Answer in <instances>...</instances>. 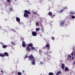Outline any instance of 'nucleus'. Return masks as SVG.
Returning <instances> with one entry per match:
<instances>
[{
    "label": "nucleus",
    "mask_w": 75,
    "mask_h": 75,
    "mask_svg": "<svg viewBox=\"0 0 75 75\" xmlns=\"http://www.w3.org/2000/svg\"><path fill=\"white\" fill-rule=\"evenodd\" d=\"M30 11L28 10V11L27 10H25L24 11L25 13L24 14V17H27L28 16V14H31V13L30 12H29Z\"/></svg>",
    "instance_id": "nucleus-1"
},
{
    "label": "nucleus",
    "mask_w": 75,
    "mask_h": 75,
    "mask_svg": "<svg viewBox=\"0 0 75 75\" xmlns=\"http://www.w3.org/2000/svg\"><path fill=\"white\" fill-rule=\"evenodd\" d=\"M33 45L32 43H30L28 45V47H27L26 48V50L28 52H30L31 51V49L29 48L30 47H33Z\"/></svg>",
    "instance_id": "nucleus-2"
},
{
    "label": "nucleus",
    "mask_w": 75,
    "mask_h": 75,
    "mask_svg": "<svg viewBox=\"0 0 75 75\" xmlns=\"http://www.w3.org/2000/svg\"><path fill=\"white\" fill-rule=\"evenodd\" d=\"M28 58L30 60H31L32 59L33 60V59H34V57L32 55H31Z\"/></svg>",
    "instance_id": "nucleus-3"
},
{
    "label": "nucleus",
    "mask_w": 75,
    "mask_h": 75,
    "mask_svg": "<svg viewBox=\"0 0 75 75\" xmlns=\"http://www.w3.org/2000/svg\"><path fill=\"white\" fill-rule=\"evenodd\" d=\"M16 21L18 22L19 23V24H21V23H20V19L19 18L17 17H16Z\"/></svg>",
    "instance_id": "nucleus-4"
},
{
    "label": "nucleus",
    "mask_w": 75,
    "mask_h": 75,
    "mask_svg": "<svg viewBox=\"0 0 75 75\" xmlns=\"http://www.w3.org/2000/svg\"><path fill=\"white\" fill-rule=\"evenodd\" d=\"M48 15L49 16H50L52 18H53V15L52 14V13L51 12H49L48 13Z\"/></svg>",
    "instance_id": "nucleus-5"
},
{
    "label": "nucleus",
    "mask_w": 75,
    "mask_h": 75,
    "mask_svg": "<svg viewBox=\"0 0 75 75\" xmlns=\"http://www.w3.org/2000/svg\"><path fill=\"white\" fill-rule=\"evenodd\" d=\"M32 34L34 36H36L37 35V33L33 31L32 32Z\"/></svg>",
    "instance_id": "nucleus-6"
},
{
    "label": "nucleus",
    "mask_w": 75,
    "mask_h": 75,
    "mask_svg": "<svg viewBox=\"0 0 75 75\" xmlns=\"http://www.w3.org/2000/svg\"><path fill=\"white\" fill-rule=\"evenodd\" d=\"M22 46L23 47H25L26 46V45L25 42L23 41L22 43Z\"/></svg>",
    "instance_id": "nucleus-7"
},
{
    "label": "nucleus",
    "mask_w": 75,
    "mask_h": 75,
    "mask_svg": "<svg viewBox=\"0 0 75 75\" xmlns=\"http://www.w3.org/2000/svg\"><path fill=\"white\" fill-rule=\"evenodd\" d=\"M60 26H63L64 25V21L61 22L60 24Z\"/></svg>",
    "instance_id": "nucleus-8"
},
{
    "label": "nucleus",
    "mask_w": 75,
    "mask_h": 75,
    "mask_svg": "<svg viewBox=\"0 0 75 75\" xmlns=\"http://www.w3.org/2000/svg\"><path fill=\"white\" fill-rule=\"evenodd\" d=\"M33 61H32V64L34 65H35V59H33L32 60Z\"/></svg>",
    "instance_id": "nucleus-9"
},
{
    "label": "nucleus",
    "mask_w": 75,
    "mask_h": 75,
    "mask_svg": "<svg viewBox=\"0 0 75 75\" xmlns=\"http://www.w3.org/2000/svg\"><path fill=\"white\" fill-rule=\"evenodd\" d=\"M65 65L64 64H62V68L63 69H64L65 68Z\"/></svg>",
    "instance_id": "nucleus-10"
},
{
    "label": "nucleus",
    "mask_w": 75,
    "mask_h": 75,
    "mask_svg": "<svg viewBox=\"0 0 75 75\" xmlns=\"http://www.w3.org/2000/svg\"><path fill=\"white\" fill-rule=\"evenodd\" d=\"M49 44L47 43L46 45V47H48V48H50V45H49Z\"/></svg>",
    "instance_id": "nucleus-11"
},
{
    "label": "nucleus",
    "mask_w": 75,
    "mask_h": 75,
    "mask_svg": "<svg viewBox=\"0 0 75 75\" xmlns=\"http://www.w3.org/2000/svg\"><path fill=\"white\" fill-rule=\"evenodd\" d=\"M32 13L33 14H35L36 15H38V13L37 12H33Z\"/></svg>",
    "instance_id": "nucleus-12"
},
{
    "label": "nucleus",
    "mask_w": 75,
    "mask_h": 75,
    "mask_svg": "<svg viewBox=\"0 0 75 75\" xmlns=\"http://www.w3.org/2000/svg\"><path fill=\"white\" fill-rule=\"evenodd\" d=\"M4 54L6 56H8V54L6 52H4Z\"/></svg>",
    "instance_id": "nucleus-13"
},
{
    "label": "nucleus",
    "mask_w": 75,
    "mask_h": 75,
    "mask_svg": "<svg viewBox=\"0 0 75 75\" xmlns=\"http://www.w3.org/2000/svg\"><path fill=\"white\" fill-rule=\"evenodd\" d=\"M65 71H69V69L67 67H66L65 68Z\"/></svg>",
    "instance_id": "nucleus-14"
},
{
    "label": "nucleus",
    "mask_w": 75,
    "mask_h": 75,
    "mask_svg": "<svg viewBox=\"0 0 75 75\" xmlns=\"http://www.w3.org/2000/svg\"><path fill=\"white\" fill-rule=\"evenodd\" d=\"M61 73V71H59V72L58 71L56 74V75H59V74Z\"/></svg>",
    "instance_id": "nucleus-15"
},
{
    "label": "nucleus",
    "mask_w": 75,
    "mask_h": 75,
    "mask_svg": "<svg viewBox=\"0 0 75 75\" xmlns=\"http://www.w3.org/2000/svg\"><path fill=\"white\" fill-rule=\"evenodd\" d=\"M70 14H74L75 13L74 11H71L70 12Z\"/></svg>",
    "instance_id": "nucleus-16"
},
{
    "label": "nucleus",
    "mask_w": 75,
    "mask_h": 75,
    "mask_svg": "<svg viewBox=\"0 0 75 75\" xmlns=\"http://www.w3.org/2000/svg\"><path fill=\"white\" fill-rule=\"evenodd\" d=\"M7 47V46L6 45H4L2 46V47H3V48H6Z\"/></svg>",
    "instance_id": "nucleus-17"
},
{
    "label": "nucleus",
    "mask_w": 75,
    "mask_h": 75,
    "mask_svg": "<svg viewBox=\"0 0 75 75\" xmlns=\"http://www.w3.org/2000/svg\"><path fill=\"white\" fill-rule=\"evenodd\" d=\"M40 30V28H37L36 29V30L37 31H38Z\"/></svg>",
    "instance_id": "nucleus-18"
},
{
    "label": "nucleus",
    "mask_w": 75,
    "mask_h": 75,
    "mask_svg": "<svg viewBox=\"0 0 75 75\" xmlns=\"http://www.w3.org/2000/svg\"><path fill=\"white\" fill-rule=\"evenodd\" d=\"M5 56L3 54H0V57H4Z\"/></svg>",
    "instance_id": "nucleus-19"
},
{
    "label": "nucleus",
    "mask_w": 75,
    "mask_h": 75,
    "mask_svg": "<svg viewBox=\"0 0 75 75\" xmlns=\"http://www.w3.org/2000/svg\"><path fill=\"white\" fill-rule=\"evenodd\" d=\"M11 44H12L13 45H16V44L15 43H13V42H11Z\"/></svg>",
    "instance_id": "nucleus-20"
},
{
    "label": "nucleus",
    "mask_w": 75,
    "mask_h": 75,
    "mask_svg": "<svg viewBox=\"0 0 75 75\" xmlns=\"http://www.w3.org/2000/svg\"><path fill=\"white\" fill-rule=\"evenodd\" d=\"M64 11V9H62L60 11V13H62V12H63Z\"/></svg>",
    "instance_id": "nucleus-21"
},
{
    "label": "nucleus",
    "mask_w": 75,
    "mask_h": 75,
    "mask_svg": "<svg viewBox=\"0 0 75 75\" xmlns=\"http://www.w3.org/2000/svg\"><path fill=\"white\" fill-rule=\"evenodd\" d=\"M49 75H53V74L52 73V72L49 73Z\"/></svg>",
    "instance_id": "nucleus-22"
},
{
    "label": "nucleus",
    "mask_w": 75,
    "mask_h": 75,
    "mask_svg": "<svg viewBox=\"0 0 75 75\" xmlns=\"http://www.w3.org/2000/svg\"><path fill=\"white\" fill-rule=\"evenodd\" d=\"M31 49L32 50H35V48L33 47V46L31 47Z\"/></svg>",
    "instance_id": "nucleus-23"
},
{
    "label": "nucleus",
    "mask_w": 75,
    "mask_h": 75,
    "mask_svg": "<svg viewBox=\"0 0 75 75\" xmlns=\"http://www.w3.org/2000/svg\"><path fill=\"white\" fill-rule=\"evenodd\" d=\"M18 75H21L22 74L21 72H19L18 73Z\"/></svg>",
    "instance_id": "nucleus-24"
},
{
    "label": "nucleus",
    "mask_w": 75,
    "mask_h": 75,
    "mask_svg": "<svg viewBox=\"0 0 75 75\" xmlns=\"http://www.w3.org/2000/svg\"><path fill=\"white\" fill-rule=\"evenodd\" d=\"M9 10L10 11H12V8L11 7L10 8Z\"/></svg>",
    "instance_id": "nucleus-25"
},
{
    "label": "nucleus",
    "mask_w": 75,
    "mask_h": 75,
    "mask_svg": "<svg viewBox=\"0 0 75 75\" xmlns=\"http://www.w3.org/2000/svg\"><path fill=\"white\" fill-rule=\"evenodd\" d=\"M71 17H72V18H73V19L75 18V17L74 16H72Z\"/></svg>",
    "instance_id": "nucleus-26"
},
{
    "label": "nucleus",
    "mask_w": 75,
    "mask_h": 75,
    "mask_svg": "<svg viewBox=\"0 0 75 75\" xmlns=\"http://www.w3.org/2000/svg\"><path fill=\"white\" fill-rule=\"evenodd\" d=\"M68 56H69L68 57L69 58H71V55H70L69 54L68 55Z\"/></svg>",
    "instance_id": "nucleus-27"
},
{
    "label": "nucleus",
    "mask_w": 75,
    "mask_h": 75,
    "mask_svg": "<svg viewBox=\"0 0 75 75\" xmlns=\"http://www.w3.org/2000/svg\"><path fill=\"white\" fill-rule=\"evenodd\" d=\"M52 40H54V37H52Z\"/></svg>",
    "instance_id": "nucleus-28"
},
{
    "label": "nucleus",
    "mask_w": 75,
    "mask_h": 75,
    "mask_svg": "<svg viewBox=\"0 0 75 75\" xmlns=\"http://www.w3.org/2000/svg\"><path fill=\"white\" fill-rule=\"evenodd\" d=\"M36 25H39V23H36Z\"/></svg>",
    "instance_id": "nucleus-29"
},
{
    "label": "nucleus",
    "mask_w": 75,
    "mask_h": 75,
    "mask_svg": "<svg viewBox=\"0 0 75 75\" xmlns=\"http://www.w3.org/2000/svg\"><path fill=\"white\" fill-rule=\"evenodd\" d=\"M1 45H3H3H4V44L3 43H2V42H1Z\"/></svg>",
    "instance_id": "nucleus-30"
},
{
    "label": "nucleus",
    "mask_w": 75,
    "mask_h": 75,
    "mask_svg": "<svg viewBox=\"0 0 75 75\" xmlns=\"http://www.w3.org/2000/svg\"><path fill=\"white\" fill-rule=\"evenodd\" d=\"M42 52V50H40L39 51V52H40V53H41V52Z\"/></svg>",
    "instance_id": "nucleus-31"
},
{
    "label": "nucleus",
    "mask_w": 75,
    "mask_h": 75,
    "mask_svg": "<svg viewBox=\"0 0 75 75\" xmlns=\"http://www.w3.org/2000/svg\"><path fill=\"white\" fill-rule=\"evenodd\" d=\"M10 1V0H7V2H9Z\"/></svg>",
    "instance_id": "nucleus-32"
},
{
    "label": "nucleus",
    "mask_w": 75,
    "mask_h": 75,
    "mask_svg": "<svg viewBox=\"0 0 75 75\" xmlns=\"http://www.w3.org/2000/svg\"><path fill=\"white\" fill-rule=\"evenodd\" d=\"M1 73L3 74V71H2L1 70Z\"/></svg>",
    "instance_id": "nucleus-33"
},
{
    "label": "nucleus",
    "mask_w": 75,
    "mask_h": 75,
    "mask_svg": "<svg viewBox=\"0 0 75 75\" xmlns=\"http://www.w3.org/2000/svg\"><path fill=\"white\" fill-rule=\"evenodd\" d=\"M63 9H67V8H66V7L65 8H63Z\"/></svg>",
    "instance_id": "nucleus-34"
},
{
    "label": "nucleus",
    "mask_w": 75,
    "mask_h": 75,
    "mask_svg": "<svg viewBox=\"0 0 75 75\" xmlns=\"http://www.w3.org/2000/svg\"><path fill=\"white\" fill-rule=\"evenodd\" d=\"M73 52L71 53V55L72 56H73Z\"/></svg>",
    "instance_id": "nucleus-35"
},
{
    "label": "nucleus",
    "mask_w": 75,
    "mask_h": 75,
    "mask_svg": "<svg viewBox=\"0 0 75 75\" xmlns=\"http://www.w3.org/2000/svg\"><path fill=\"white\" fill-rule=\"evenodd\" d=\"M28 56H25V58H27V57H28Z\"/></svg>",
    "instance_id": "nucleus-36"
},
{
    "label": "nucleus",
    "mask_w": 75,
    "mask_h": 75,
    "mask_svg": "<svg viewBox=\"0 0 75 75\" xmlns=\"http://www.w3.org/2000/svg\"><path fill=\"white\" fill-rule=\"evenodd\" d=\"M40 64H41L42 65L43 64V63L42 62H41Z\"/></svg>",
    "instance_id": "nucleus-37"
},
{
    "label": "nucleus",
    "mask_w": 75,
    "mask_h": 75,
    "mask_svg": "<svg viewBox=\"0 0 75 75\" xmlns=\"http://www.w3.org/2000/svg\"><path fill=\"white\" fill-rule=\"evenodd\" d=\"M75 64V61L74 62V63H73V64Z\"/></svg>",
    "instance_id": "nucleus-38"
},
{
    "label": "nucleus",
    "mask_w": 75,
    "mask_h": 75,
    "mask_svg": "<svg viewBox=\"0 0 75 75\" xmlns=\"http://www.w3.org/2000/svg\"><path fill=\"white\" fill-rule=\"evenodd\" d=\"M72 59L73 60L74 59V57H72Z\"/></svg>",
    "instance_id": "nucleus-39"
},
{
    "label": "nucleus",
    "mask_w": 75,
    "mask_h": 75,
    "mask_svg": "<svg viewBox=\"0 0 75 75\" xmlns=\"http://www.w3.org/2000/svg\"><path fill=\"white\" fill-rule=\"evenodd\" d=\"M42 32H44V30L43 29H42Z\"/></svg>",
    "instance_id": "nucleus-40"
},
{
    "label": "nucleus",
    "mask_w": 75,
    "mask_h": 75,
    "mask_svg": "<svg viewBox=\"0 0 75 75\" xmlns=\"http://www.w3.org/2000/svg\"><path fill=\"white\" fill-rule=\"evenodd\" d=\"M55 16V15H53V16H52L53 17V16Z\"/></svg>",
    "instance_id": "nucleus-41"
},
{
    "label": "nucleus",
    "mask_w": 75,
    "mask_h": 75,
    "mask_svg": "<svg viewBox=\"0 0 75 75\" xmlns=\"http://www.w3.org/2000/svg\"><path fill=\"white\" fill-rule=\"evenodd\" d=\"M74 48H75V47H73V50H74Z\"/></svg>",
    "instance_id": "nucleus-42"
},
{
    "label": "nucleus",
    "mask_w": 75,
    "mask_h": 75,
    "mask_svg": "<svg viewBox=\"0 0 75 75\" xmlns=\"http://www.w3.org/2000/svg\"><path fill=\"white\" fill-rule=\"evenodd\" d=\"M23 73H24V72H25V71H24V70H23Z\"/></svg>",
    "instance_id": "nucleus-43"
},
{
    "label": "nucleus",
    "mask_w": 75,
    "mask_h": 75,
    "mask_svg": "<svg viewBox=\"0 0 75 75\" xmlns=\"http://www.w3.org/2000/svg\"><path fill=\"white\" fill-rule=\"evenodd\" d=\"M48 59H50V58H49V57H48Z\"/></svg>",
    "instance_id": "nucleus-44"
},
{
    "label": "nucleus",
    "mask_w": 75,
    "mask_h": 75,
    "mask_svg": "<svg viewBox=\"0 0 75 75\" xmlns=\"http://www.w3.org/2000/svg\"><path fill=\"white\" fill-rule=\"evenodd\" d=\"M74 56H75V53H74Z\"/></svg>",
    "instance_id": "nucleus-45"
},
{
    "label": "nucleus",
    "mask_w": 75,
    "mask_h": 75,
    "mask_svg": "<svg viewBox=\"0 0 75 75\" xmlns=\"http://www.w3.org/2000/svg\"><path fill=\"white\" fill-rule=\"evenodd\" d=\"M16 0H14L15 1H16Z\"/></svg>",
    "instance_id": "nucleus-46"
},
{
    "label": "nucleus",
    "mask_w": 75,
    "mask_h": 75,
    "mask_svg": "<svg viewBox=\"0 0 75 75\" xmlns=\"http://www.w3.org/2000/svg\"><path fill=\"white\" fill-rule=\"evenodd\" d=\"M44 47H43V48H44Z\"/></svg>",
    "instance_id": "nucleus-47"
},
{
    "label": "nucleus",
    "mask_w": 75,
    "mask_h": 75,
    "mask_svg": "<svg viewBox=\"0 0 75 75\" xmlns=\"http://www.w3.org/2000/svg\"><path fill=\"white\" fill-rule=\"evenodd\" d=\"M0 75H1V74H0Z\"/></svg>",
    "instance_id": "nucleus-48"
}]
</instances>
